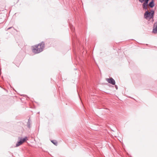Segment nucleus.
I'll use <instances>...</instances> for the list:
<instances>
[{"mask_svg": "<svg viewBox=\"0 0 157 157\" xmlns=\"http://www.w3.org/2000/svg\"><path fill=\"white\" fill-rule=\"evenodd\" d=\"M142 7L144 10H147V5L143 4Z\"/></svg>", "mask_w": 157, "mask_h": 157, "instance_id": "8", "label": "nucleus"}, {"mask_svg": "<svg viewBox=\"0 0 157 157\" xmlns=\"http://www.w3.org/2000/svg\"><path fill=\"white\" fill-rule=\"evenodd\" d=\"M115 86V88H116V89L117 90L118 89V86H117V85H116Z\"/></svg>", "mask_w": 157, "mask_h": 157, "instance_id": "12", "label": "nucleus"}, {"mask_svg": "<svg viewBox=\"0 0 157 157\" xmlns=\"http://www.w3.org/2000/svg\"><path fill=\"white\" fill-rule=\"evenodd\" d=\"M152 32L154 33H157V21L154 23L153 25Z\"/></svg>", "mask_w": 157, "mask_h": 157, "instance_id": "5", "label": "nucleus"}, {"mask_svg": "<svg viewBox=\"0 0 157 157\" xmlns=\"http://www.w3.org/2000/svg\"><path fill=\"white\" fill-rule=\"evenodd\" d=\"M106 81L109 83L113 85H114L115 84V82L114 80L112 78H106Z\"/></svg>", "mask_w": 157, "mask_h": 157, "instance_id": "4", "label": "nucleus"}, {"mask_svg": "<svg viewBox=\"0 0 157 157\" xmlns=\"http://www.w3.org/2000/svg\"><path fill=\"white\" fill-rule=\"evenodd\" d=\"M31 121L29 119L28 120V121L27 123V126L29 128H30L31 127Z\"/></svg>", "mask_w": 157, "mask_h": 157, "instance_id": "7", "label": "nucleus"}, {"mask_svg": "<svg viewBox=\"0 0 157 157\" xmlns=\"http://www.w3.org/2000/svg\"><path fill=\"white\" fill-rule=\"evenodd\" d=\"M148 5L151 8L154 7L155 6L154 0H151V1L148 4Z\"/></svg>", "mask_w": 157, "mask_h": 157, "instance_id": "6", "label": "nucleus"}, {"mask_svg": "<svg viewBox=\"0 0 157 157\" xmlns=\"http://www.w3.org/2000/svg\"><path fill=\"white\" fill-rule=\"evenodd\" d=\"M148 1H149L146 0L144 1V2L143 3V4L147 5Z\"/></svg>", "mask_w": 157, "mask_h": 157, "instance_id": "10", "label": "nucleus"}, {"mask_svg": "<svg viewBox=\"0 0 157 157\" xmlns=\"http://www.w3.org/2000/svg\"><path fill=\"white\" fill-rule=\"evenodd\" d=\"M13 28L12 27H9V28H8L7 29V30H9V29H11V28Z\"/></svg>", "mask_w": 157, "mask_h": 157, "instance_id": "11", "label": "nucleus"}, {"mask_svg": "<svg viewBox=\"0 0 157 157\" xmlns=\"http://www.w3.org/2000/svg\"><path fill=\"white\" fill-rule=\"evenodd\" d=\"M51 142L53 143L54 145L57 146V142L55 140H51Z\"/></svg>", "mask_w": 157, "mask_h": 157, "instance_id": "9", "label": "nucleus"}, {"mask_svg": "<svg viewBox=\"0 0 157 157\" xmlns=\"http://www.w3.org/2000/svg\"><path fill=\"white\" fill-rule=\"evenodd\" d=\"M19 139V140L17 142L16 146L17 147L19 146L20 145H21L23 143L25 142L26 140L27 139V137H25V138H23L22 137L20 138L19 137L18 138Z\"/></svg>", "mask_w": 157, "mask_h": 157, "instance_id": "3", "label": "nucleus"}, {"mask_svg": "<svg viewBox=\"0 0 157 157\" xmlns=\"http://www.w3.org/2000/svg\"><path fill=\"white\" fill-rule=\"evenodd\" d=\"M155 11L153 10H151L150 12L148 10L146 11L144 13V18L147 20H151V18L153 19V16L154 14Z\"/></svg>", "mask_w": 157, "mask_h": 157, "instance_id": "2", "label": "nucleus"}, {"mask_svg": "<svg viewBox=\"0 0 157 157\" xmlns=\"http://www.w3.org/2000/svg\"><path fill=\"white\" fill-rule=\"evenodd\" d=\"M71 30H72V31H73V29H71Z\"/></svg>", "mask_w": 157, "mask_h": 157, "instance_id": "13", "label": "nucleus"}, {"mask_svg": "<svg viewBox=\"0 0 157 157\" xmlns=\"http://www.w3.org/2000/svg\"><path fill=\"white\" fill-rule=\"evenodd\" d=\"M45 47L44 42H42L38 45H36L33 47L32 50L33 52L35 54H37L42 52Z\"/></svg>", "mask_w": 157, "mask_h": 157, "instance_id": "1", "label": "nucleus"}]
</instances>
